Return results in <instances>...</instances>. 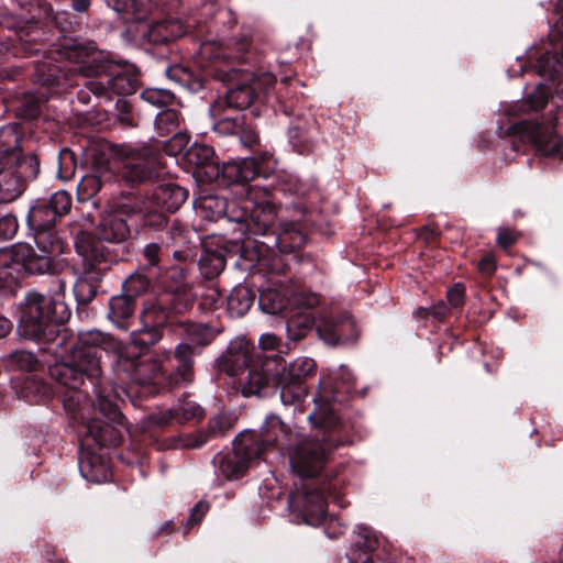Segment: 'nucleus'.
Returning <instances> with one entry per match:
<instances>
[{"instance_id":"f257e3e1","label":"nucleus","mask_w":563,"mask_h":563,"mask_svg":"<svg viewBox=\"0 0 563 563\" xmlns=\"http://www.w3.org/2000/svg\"><path fill=\"white\" fill-rule=\"evenodd\" d=\"M75 64L70 71L89 78L85 86L97 98L111 100L113 95H132L136 90L137 77L97 52L93 46L76 44L67 52Z\"/></svg>"},{"instance_id":"f03ea898","label":"nucleus","mask_w":563,"mask_h":563,"mask_svg":"<svg viewBox=\"0 0 563 563\" xmlns=\"http://www.w3.org/2000/svg\"><path fill=\"white\" fill-rule=\"evenodd\" d=\"M137 212H143V209L136 202L121 203L101 217L96 227V235L87 231H80L76 235L75 249L85 263L86 272H101L110 268L112 256L102 242L115 244L124 242L130 236L128 218Z\"/></svg>"},{"instance_id":"7ed1b4c3","label":"nucleus","mask_w":563,"mask_h":563,"mask_svg":"<svg viewBox=\"0 0 563 563\" xmlns=\"http://www.w3.org/2000/svg\"><path fill=\"white\" fill-rule=\"evenodd\" d=\"M15 125L0 128V205L15 201L25 191L27 181L40 174L38 157L23 155Z\"/></svg>"},{"instance_id":"20e7f679","label":"nucleus","mask_w":563,"mask_h":563,"mask_svg":"<svg viewBox=\"0 0 563 563\" xmlns=\"http://www.w3.org/2000/svg\"><path fill=\"white\" fill-rule=\"evenodd\" d=\"M36 249L18 243L0 249V266L5 268V278H19L22 271L29 274H54L60 267L58 256L64 252V242L53 230H35Z\"/></svg>"},{"instance_id":"39448f33","label":"nucleus","mask_w":563,"mask_h":563,"mask_svg":"<svg viewBox=\"0 0 563 563\" xmlns=\"http://www.w3.org/2000/svg\"><path fill=\"white\" fill-rule=\"evenodd\" d=\"M290 428L276 415H269L261 428V433L241 432L234 440L233 450L225 454H217L214 464L229 481L242 477L250 463L260 459L261 454L273 446L280 437H287Z\"/></svg>"},{"instance_id":"423d86ee","label":"nucleus","mask_w":563,"mask_h":563,"mask_svg":"<svg viewBox=\"0 0 563 563\" xmlns=\"http://www.w3.org/2000/svg\"><path fill=\"white\" fill-rule=\"evenodd\" d=\"M68 317L69 311L62 300L30 292L22 308L19 332L25 339L48 342L57 335L58 327Z\"/></svg>"},{"instance_id":"0eeeda50","label":"nucleus","mask_w":563,"mask_h":563,"mask_svg":"<svg viewBox=\"0 0 563 563\" xmlns=\"http://www.w3.org/2000/svg\"><path fill=\"white\" fill-rule=\"evenodd\" d=\"M255 349L244 339L232 341L224 360V369L231 376H240L242 393L245 396L260 395L267 386L269 376L265 363L255 357Z\"/></svg>"},{"instance_id":"6e6552de","label":"nucleus","mask_w":563,"mask_h":563,"mask_svg":"<svg viewBox=\"0 0 563 563\" xmlns=\"http://www.w3.org/2000/svg\"><path fill=\"white\" fill-rule=\"evenodd\" d=\"M222 79L227 80L231 87L228 89L225 97L217 101H224V107L228 106L239 110L249 108L255 98L267 92L274 81L269 74L255 76L251 71L234 68L228 71Z\"/></svg>"},{"instance_id":"1a4fd4ad","label":"nucleus","mask_w":563,"mask_h":563,"mask_svg":"<svg viewBox=\"0 0 563 563\" xmlns=\"http://www.w3.org/2000/svg\"><path fill=\"white\" fill-rule=\"evenodd\" d=\"M360 329L353 317L338 302L330 306L322 303L319 311V339L329 346L355 342Z\"/></svg>"},{"instance_id":"9d476101","label":"nucleus","mask_w":563,"mask_h":563,"mask_svg":"<svg viewBox=\"0 0 563 563\" xmlns=\"http://www.w3.org/2000/svg\"><path fill=\"white\" fill-rule=\"evenodd\" d=\"M97 406L99 412L107 419L92 418L86 426V437L100 446L117 445L120 443L121 433L114 423H121L122 413L114 400L107 396L98 395Z\"/></svg>"},{"instance_id":"9b49d317","label":"nucleus","mask_w":563,"mask_h":563,"mask_svg":"<svg viewBox=\"0 0 563 563\" xmlns=\"http://www.w3.org/2000/svg\"><path fill=\"white\" fill-rule=\"evenodd\" d=\"M119 173L130 185L142 184L158 175L157 157L148 148H125L121 153Z\"/></svg>"},{"instance_id":"f8f14e48","label":"nucleus","mask_w":563,"mask_h":563,"mask_svg":"<svg viewBox=\"0 0 563 563\" xmlns=\"http://www.w3.org/2000/svg\"><path fill=\"white\" fill-rule=\"evenodd\" d=\"M508 131L510 134L520 135L544 156H561L563 153V141L552 125L520 121L509 126Z\"/></svg>"},{"instance_id":"ddd939ff","label":"nucleus","mask_w":563,"mask_h":563,"mask_svg":"<svg viewBox=\"0 0 563 563\" xmlns=\"http://www.w3.org/2000/svg\"><path fill=\"white\" fill-rule=\"evenodd\" d=\"M291 313L287 321L288 338L298 341L314 328L317 316V295L313 292H295L290 299Z\"/></svg>"},{"instance_id":"4468645a","label":"nucleus","mask_w":563,"mask_h":563,"mask_svg":"<svg viewBox=\"0 0 563 563\" xmlns=\"http://www.w3.org/2000/svg\"><path fill=\"white\" fill-rule=\"evenodd\" d=\"M319 463L340 445L347 438L345 423L338 416L335 409L331 405L319 404Z\"/></svg>"},{"instance_id":"2eb2a0df","label":"nucleus","mask_w":563,"mask_h":563,"mask_svg":"<svg viewBox=\"0 0 563 563\" xmlns=\"http://www.w3.org/2000/svg\"><path fill=\"white\" fill-rule=\"evenodd\" d=\"M140 351H118L115 367L118 374L139 385L154 382L163 372L159 361L151 358L140 362Z\"/></svg>"},{"instance_id":"dca6fc26","label":"nucleus","mask_w":563,"mask_h":563,"mask_svg":"<svg viewBox=\"0 0 563 563\" xmlns=\"http://www.w3.org/2000/svg\"><path fill=\"white\" fill-rule=\"evenodd\" d=\"M290 521L295 525L316 526L317 483L302 482L288 498Z\"/></svg>"},{"instance_id":"f3484780","label":"nucleus","mask_w":563,"mask_h":563,"mask_svg":"<svg viewBox=\"0 0 563 563\" xmlns=\"http://www.w3.org/2000/svg\"><path fill=\"white\" fill-rule=\"evenodd\" d=\"M106 340V335L98 330L79 332L77 342L70 350L71 355L79 364H89L90 373H101V357L104 352L101 345Z\"/></svg>"},{"instance_id":"a211bd4d","label":"nucleus","mask_w":563,"mask_h":563,"mask_svg":"<svg viewBox=\"0 0 563 563\" xmlns=\"http://www.w3.org/2000/svg\"><path fill=\"white\" fill-rule=\"evenodd\" d=\"M289 462L301 482L317 483V444L312 440L300 442L289 454Z\"/></svg>"},{"instance_id":"6ab92c4d","label":"nucleus","mask_w":563,"mask_h":563,"mask_svg":"<svg viewBox=\"0 0 563 563\" xmlns=\"http://www.w3.org/2000/svg\"><path fill=\"white\" fill-rule=\"evenodd\" d=\"M48 372L54 380L70 389L78 388L84 383L85 377L92 379L98 378L101 374L90 373L89 364L86 362L79 364L71 354L69 363H55L49 366Z\"/></svg>"},{"instance_id":"aec40b11","label":"nucleus","mask_w":563,"mask_h":563,"mask_svg":"<svg viewBox=\"0 0 563 563\" xmlns=\"http://www.w3.org/2000/svg\"><path fill=\"white\" fill-rule=\"evenodd\" d=\"M48 372L54 380L70 389L78 388L84 383L85 377L92 379L98 378L101 374L90 373L89 364L86 362L79 364L71 354L69 363H55L49 366Z\"/></svg>"},{"instance_id":"412c9836","label":"nucleus","mask_w":563,"mask_h":563,"mask_svg":"<svg viewBox=\"0 0 563 563\" xmlns=\"http://www.w3.org/2000/svg\"><path fill=\"white\" fill-rule=\"evenodd\" d=\"M199 353V350L191 345L189 342H180L175 347L173 360L172 378L175 384H188L194 380L195 372V356Z\"/></svg>"},{"instance_id":"4be33fe9","label":"nucleus","mask_w":563,"mask_h":563,"mask_svg":"<svg viewBox=\"0 0 563 563\" xmlns=\"http://www.w3.org/2000/svg\"><path fill=\"white\" fill-rule=\"evenodd\" d=\"M322 474L319 470V481H321ZM339 483L338 482H319V497L322 496L325 499L331 498L333 501L339 500ZM323 528L324 533L330 538H338L343 533V527L339 520L334 517L328 518L321 501L319 500V527Z\"/></svg>"},{"instance_id":"5701e85b","label":"nucleus","mask_w":563,"mask_h":563,"mask_svg":"<svg viewBox=\"0 0 563 563\" xmlns=\"http://www.w3.org/2000/svg\"><path fill=\"white\" fill-rule=\"evenodd\" d=\"M187 198V190L176 184L161 185L153 194L156 207L167 212H175L178 210Z\"/></svg>"},{"instance_id":"b1692460","label":"nucleus","mask_w":563,"mask_h":563,"mask_svg":"<svg viewBox=\"0 0 563 563\" xmlns=\"http://www.w3.org/2000/svg\"><path fill=\"white\" fill-rule=\"evenodd\" d=\"M135 300L124 294L113 296L109 301V319L119 329L128 330L133 321Z\"/></svg>"},{"instance_id":"393cba45","label":"nucleus","mask_w":563,"mask_h":563,"mask_svg":"<svg viewBox=\"0 0 563 563\" xmlns=\"http://www.w3.org/2000/svg\"><path fill=\"white\" fill-rule=\"evenodd\" d=\"M113 174L107 168L85 175L78 186L77 194L80 201H86L95 197L102 188L110 186Z\"/></svg>"},{"instance_id":"a878e982","label":"nucleus","mask_w":563,"mask_h":563,"mask_svg":"<svg viewBox=\"0 0 563 563\" xmlns=\"http://www.w3.org/2000/svg\"><path fill=\"white\" fill-rule=\"evenodd\" d=\"M249 219V230L254 234L265 235L275 225V208L271 202H258L252 208Z\"/></svg>"},{"instance_id":"bb28decb","label":"nucleus","mask_w":563,"mask_h":563,"mask_svg":"<svg viewBox=\"0 0 563 563\" xmlns=\"http://www.w3.org/2000/svg\"><path fill=\"white\" fill-rule=\"evenodd\" d=\"M227 250L218 245L212 249L206 246L199 258V269L205 278L211 279L218 276L227 265Z\"/></svg>"},{"instance_id":"cd10ccee","label":"nucleus","mask_w":563,"mask_h":563,"mask_svg":"<svg viewBox=\"0 0 563 563\" xmlns=\"http://www.w3.org/2000/svg\"><path fill=\"white\" fill-rule=\"evenodd\" d=\"M224 101H214L210 107V114L213 118V130L220 135H236L241 129L244 115H223Z\"/></svg>"},{"instance_id":"c85d7f7f","label":"nucleus","mask_w":563,"mask_h":563,"mask_svg":"<svg viewBox=\"0 0 563 563\" xmlns=\"http://www.w3.org/2000/svg\"><path fill=\"white\" fill-rule=\"evenodd\" d=\"M162 339V333L158 328L145 327L133 330L130 334V340L119 347L118 351H140L143 354L151 345L157 343Z\"/></svg>"},{"instance_id":"c756f323","label":"nucleus","mask_w":563,"mask_h":563,"mask_svg":"<svg viewBox=\"0 0 563 563\" xmlns=\"http://www.w3.org/2000/svg\"><path fill=\"white\" fill-rule=\"evenodd\" d=\"M255 299L254 292L244 285H238L228 296V310L233 317H243L249 312Z\"/></svg>"},{"instance_id":"7c9ffc66","label":"nucleus","mask_w":563,"mask_h":563,"mask_svg":"<svg viewBox=\"0 0 563 563\" xmlns=\"http://www.w3.org/2000/svg\"><path fill=\"white\" fill-rule=\"evenodd\" d=\"M57 214L49 208L46 200H37L30 208L27 221L35 230H52L57 220Z\"/></svg>"},{"instance_id":"2f4dec72","label":"nucleus","mask_w":563,"mask_h":563,"mask_svg":"<svg viewBox=\"0 0 563 563\" xmlns=\"http://www.w3.org/2000/svg\"><path fill=\"white\" fill-rule=\"evenodd\" d=\"M354 386V376L344 365L319 380V388L331 389L335 393H349Z\"/></svg>"},{"instance_id":"473e14b6","label":"nucleus","mask_w":563,"mask_h":563,"mask_svg":"<svg viewBox=\"0 0 563 563\" xmlns=\"http://www.w3.org/2000/svg\"><path fill=\"white\" fill-rule=\"evenodd\" d=\"M81 475L89 482L101 483L108 479V466L97 455H86L79 462Z\"/></svg>"},{"instance_id":"72a5a7b5","label":"nucleus","mask_w":563,"mask_h":563,"mask_svg":"<svg viewBox=\"0 0 563 563\" xmlns=\"http://www.w3.org/2000/svg\"><path fill=\"white\" fill-rule=\"evenodd\" d=\"M186 33V27L178 20H166L154 24L151 29V36L155 42L174 41Z\"/></svg>"},{"instance_id":"f704fd0d","label":"nucleus","mask_w":563,"mask_h":563,"mask_svg":"<svg viewBox=\"0 0 563 563\" xmlns=\"http://www.w3.org/2000/svg\"><path fill=\"white\" fill-rule=\"evenodd\" d=\"M187 341L197 346H206L216 338V331L206 323L187 322L181 324Z\"/></svg>"},{"instance_id":"c9c22d12","label":"nucleus","mask_w":563,"mask_h":563,"mask_svg":"<svg viewBox=\"0 0 563 563\" xmlns=\"http://www.w3.org/2000/svg\"><path fill=\"white\" fill-rule=\"evenodd\" d=\"M307 393V386L298 377L287 382L286 378H282L280 400L285 406L300 404L306 398Z\"/></svg>"},{"instance_id":"e433bc0d","label":"nucleus","mask_w":563,"mask_h":563,"mask_svg":"<svg viewBox=\"0 0 563 563\" xmlns=\"http://www.w3.org/2000/svg\"><path fill=\"white\" fill-rule=\"evenodd\" d=\"M185 158L189 165L196 167H212L214 169V151L211 146L200 143H194L185 153Z\"/></svg>"},{"instance_id":"4c0bfd02","label":"nucleus","mask_w":563,"mask_h":563,"mask_svg":"<svg viewBox=\"0 0 563 563\" xmlns=\"http://www.w3.org/2000/svg\"><path fill=\"white\" fill-rule=\"evenodd\" d=\"M180 123V115L175 110L162 111L157 114L155 124L161 134H175V141L183 143L184 136L178 135V129Z\"/></svg>"},{"instance_id":"58836bf2","label":"nucleus","mask_w":563,"mask_h":563,"mask_svg":"<svg viewBox=\"0 0 563 563\" xmlns=\"http://www.w3.org/2000/svg\"><path fill=\"white\" fill-rule=\"evenodd\" d=\"M82 268H84V278H80L76 285H75V294L79 301L87 302L95 298L97 294L96 286L90 282V279H99L101 275L106 271H93V272H86L85 263L82 262Z\"/></svg>"},{"instance_id":"ea45409f","label":"nucleus","mask_w":563,"mask_h":563,"mask_svg":"<svg viewBox=\"0 0 563 563\" xmlns=\"http://www.w3.org/2000/svg\"><path fill=\"white\" fill-rule=\"evenodd\" d=\"M141 322L145 327L158 328L165 323L168 318V311L162 303L148 301L145 303L141 314Z\"/></svg>"},{"instance_id":"a19ab883","label":"nucleus","mask_w":563,"mask_h":563,"mask_svg":"<svg viewBox=\"0 0 563 563\" xmlns=\"http://www.w3.org/2000/svg\"><path fill=\"white\" fill-rule=\"evenodd\" d=\"M169 298V310L175 313H183L188 310L196 300V294L192 291L190 285L180 289H176L168 292Z\"/></svg>"},{"instance_id":"79ce46f5","label":"nucleus","mask_w":563,"mask_h":563,"mask_svg":"<svg viewBox=\"0 0 563 563\" xmlns=\"http://www.w3.org/2000/svg\"><path fill=\"white\" fill-rule=\"evenodd\" d=\"M174 409L175 420L181 424L190 420H201L205 416L203 409L188 397L184 398Z\"/></svg>"},{"instance_id":"37998d69","label":"nucleus","mask_w":563,"mask_h":563,"mask_svg":"<svg viewBox=\"0 0 563 563\" xmlns=\"http://www.w3.org/2000/svg\"><path fill=\"white\" fill-rule=\"evenodd\" d=\"M258 303L261 309L269 314H277L286 307L285 297L275 289H266L260 294Z\"/></svg>"},{"instance_id":"c03bdc74","label":"nucleus","mask_w":563,"mask_h":563,"mask_svg":"<svg viewBox=\"0 0 563 563\" xmlns=\"http://www.w3.org/2000/svg\"><path fill=\"white\" fill-rule=\"evenodd\" d=\"M150 285L151 282L147 276L142 273H133L123 283L122 294L135 300L137 297L148 290Z\"/></svg>"},{"instance_id":"a18cd8bd","label":"nucleus","mask_w":563,"mask_h":563,"mask_svg":"<svg viewBox=\"0 0 563 563\" xmlns=\"http://www.w3.org/2000/svg\"><path fill=\"white\" fill-rule=\"evenodd\" d=\"M305 243L306 236L295 228L278 234L275 240V245L280 252H291L296 249L302 247Z\"/></svg>"},{"instance_id":"49530a36","label":"nucleus","mask_w":563,"mask_h":563,"mask_svg":"<svg viewBox=\"0 0 563 563\" xmlns=\"http://www.w3.org/2000/svg\"><path fill=\"white\" fill-rule=\"evenodd\" d=\"M200 55L211 62L230 60L228 46L218 41H206L200 45Z\"/></svg>"},{"instance_id":"de8ad7c7","label":"nucleus","mask_w":563,"mask_h":563,"mask_svg":"<svg viewBox=\"0 0 563 563\" xmlns=\"http://www.w3.org/2000/svg\"><path fill=\"white\" fill-rule=\"evenodd\" d=\"M142 99L155 107H167L174 102L175 96L168 89L148 88L142 92Z\"/></svg>"},{"instance_id":"09e8293b","label":"nucleus","mask_w":563,"mask_h":563,"mask_svg":"<svg viewBox=\"0 0 563 563\" xmlns=\"http://www.w3.org/2000/svg\"><path fill=\"white\" fill-rule=\"evenodd\" d=\"M164 286L167 292L189 286L186 280V271L181 266H173L166 271Z\"/></svg>"},{"instance_id":"8fccbe9b","label":"nucleus","mask_w":563,"mask_h":563,"mask_svg":"<svg viewBox=\"0 0 563 563\" xmlns=\"http://www.w3.org/2000/svg\"><path fill=\"white\" fill-rule=\"evenodd\" d=\"M354 545L357 551L363 554H368L378 548L379 542L377 536L373 531L363 528L357 533Z\"/></svg>"},{"instance_id":"3c124183","label":"nucleus","mask_w":563,"mask_h":563,"mask_svg":"<svg viewBox=\"0 0 563 563\" xmlns=\"http://www.w3.org/2000/svg\"><path fill=\"white\" fill-rule=\"evenodd\" d=\"M46 203L49 205V208L57 214V217L65 216L71 207V198L70 195L65 190H58L54 192Z\"/></svg>"},{"instance_id":"603ef678","label":"nucleus","mask_w":563,"mask_h":563,"mask_svg":"<svg viewBox=\"0 0 563 563\" xmlns=\"http://www.w3.org/2000/svg\"><path fill=\"white\" fill-rule=\"evenodd\" d=\"M10 361L18 368L25 372H33L37 367V360L33 353L27 351H15L10 354Z\"/></svg>"},{"instance_id":"864d4df0","label":"nucleus","mask_w":563,"mask_h":563,"mask_svg":"<svg viewBox=\"0 0 563 563\" xmlns=\"http://www.w3.org/2000/svg\"><path fill=\"white\" fill-rule=\"evenodd\" d=\"M214 173L217 176L221 174L223 178H227L231 183H244L241 177L242 174L239 162L224 163L221 168L217 165L214 166Z\"/></svg>"},{"instance_id":"5fc2aeb1","label":"nucleus","mask_w":563,"mask_h":563,"mask_svg":"<svg viewBox=\"0 0 563 563\" xmlns=\"http://www.w3.org/2000/svg\"><path fill=\"white\" fill-rule=\"evenodd\" d=\"M18 220L13 214H4L0 218V241L14 238L18 232Z\"/></svg>"},{"instance_id":"6e6d98bb","label":"nucleus","mask_w":563,"mask_h":563,"mask_svg":"<svg viewBox=\"0 0 563 563\" xmlns=\"http://www.w3.org/2000/svg\"><path fill=\"white\" fill-rule=\"evenodd\" d=\"M236 135L239 136L241 144L247 148H252L260 142L255 128L251 124H246L245 119H243L242 126L238 130Z\"/></svg>"},{"instance_id":"4d7b16f0","label":"nucleus","mask_w":563,"mask_h":563,"mask_svg":"<svg viewBox=\"0 0 563 563\" xmlns=\"http://www.w3.org/2000/svg\"><path fill=\"white\" fill-rule=\"evenodd\" d=\"M520 233L514 229L500 227L497 230L496 244L503 250H507L512 246L518 239Z\"/></svg>"},{"instance_id":"13d9d810","label":"nucleus","mask_w":563,"mask_h":563,"mask_svg":"<svg viewBox=\"0 0 563 563\" xmlns=\"http://www.w3.org/2000/svg\"><path fill=\"white\" fill-rule=\"evenodd\" d=\"M229 53L232 54L230 56V60L240 59L246 52H249L251 47V40L249 36H242L239 40H233L228 45Z\"/></svg>"},{"instance_id":"bf43d9fd","label":"nucleus","mask_w":563,"mask_h":563,"mask_svg":"<svg viewBox=\"0 0 563 563\" xmlns=\"http://www.w3.org/2000/svg\"><path fill=\"white\" fill-rule=\"evenodd\" d=\"M175 420V409H158L148 415V421L157 427H165Z\"/></svg>"},{"instance_id":"052dcab7","label":"nucleus","mask_w":563,"mask_h":563,"mask_svg":"<svg viewBox=\"0 0 563 563\" xmlns=\"http://www.w3.org/2000/svg\"><path fill=\"white\" fill-rule=\"evenodd\" d=\"M239 163L243 181H250L260 174L258 164L255 158L246 157Z\"/></svg>"},{"instance_id":"680f3d73","label":"nucleus","mask_w":563,"mask_h":563,"mask_svg":"<svg viewBox=\"0 0 563 563\" xmlns=\"http://www.w3.org/2000/svg\"><path fill=\"white\" fill-rule=\"evenodd\" d=\"M40 113V101L34 97H25L20 108V114L24 119H34Z\"/></svg>"},{"instance_id":"e2e57ef3","label":"nucleus","mask_w":563,"mask_h":563,"mask_svg":"<svg viewBox=\"0 0 563 563\" xmlns=\"http://www.w3.org/2000/svg\"><path fill=\"white\" fill-rule=\"evenodd\" d=\"M451 307L459 308L464 305L465 286L461 283L454 284L446 294Z\"/></svg>"},{"instance_id":"0e129e2a","label":"nucleus","mask_w":563,"mask_h":563,"mask_svg":"<svg viewBox=\"0 0 563 563\" xmlns=\"http://www.w3.org/2000/svg\"><path fill=\"white\" fill-rule=\"evenodd\" d=\"M208 433L206 432H197L195 434H186L183 435L180 441V446L185 449H196L200 448L208 441Z\"/></svg>"},{"instance_id":"69168bd1","label":"nucleus","mask_w":563,"mask_h":563,"mask_svg":"<svg viewBox=\"0 0 563 563\" xmlns=\"http://www.w3.org/2000/svg\"><path fill=\"white\" fill-rule=\"evenodd\" d=\"M107 5L118 13L131 14L136 8L135 0H104Z\"/></svg>"},{"instance_id":"338daca9","label":"nucleus","mask_w":563,"mask_h":563,"mask_svg":"<svg viewBox=\"0 0 563 563\" xmlns=\"http://www.w3.org/2000/svg\"><path fill=\"white\" fill-rule=\"evenodd\" d=\"M228 429V422L223 416H214L209 420L208 433L211 435H222Z\"/></svg>"},{"instance_id":"774afa93","label":"nucleus","mask_w":563,"mask_h":563,"mask_svg":"<svg viewBox=\"0 0 563 563\" xmlns=\"http://www.w3.org/2000/svg\"><path fill=\"white\" fill-rule=\"evenodd\" d=\"M161 245L157 243H148L145 245L143 255L147 265L155 267L159 263Z\"/></svg>"}]
</instances>
